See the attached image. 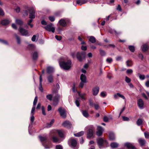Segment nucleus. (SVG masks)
Returning a JSON list of instances; mask_svg holds the SVG:
<instances>
[{"instance_id":"obj_1","label":"nucleus","mask_w":149,"mask_h":149,"mask_svg":"<svg viewBox=\"0 0 149 149\" xmlns=\"http://www.w3.org/2000/svg\"><path fill=\"white\" fill-rule=\"evenodd\" d=\"M59 64L61 68L65 70H68L71 67V62L68 60L67 61L59 62Z\"/></svg>"},{"instance_id":"obj_2","label":"nucleus","mask_w":149,"mask_h":149,"mask_svg":"<svg viewBox=\"0 0 149 149\" xmlns=\"http://www.w3.org/2000/svg\"><path fill=\"white\" fill-rule=\"evenodd\" d=\"M97 143L99 148L100 149L107 147L108 146L107 141L102 138H99L97 140Z\"/></svg>"},{"instance_id":"obj_3","label":"nucleus","mask_w":149,"mask_h":149,"mask_svg":"<svg viewBox=\"0 0 149 149\" xmlns=\"http://www.w3.org/2000/svg\"><path fill=\"white\" fill-rule=\"evenodd\" d=\"M86 53L84 52H78L77 53L76 57L79 61H81L86 57Z\"/></svg>"},{"instance_id":"obj_4","label":"nucleus","mask_w":149,"mask_h":149,"mask_svg":"<svg viewBox=\"0 0 149 149\" xmlns=\"http://www.w3.org/2000/svg\"><path fill=\"white\" fill-rule=\"evenodd\" d=\"M39 138L40 139V141L42 142L43 146L44 147L45 149H49L50 148V147L49 146L46 144L44 143V142L46 141L47 137L46 136H39Z\"/></svg>"},{"instance_id":"obj_5","label":"nucleus","mask_w":149,"mask_h":149,"mask_svg":"<svg viewBox=\"0 0 149 149\" xmlns=\"http://www.w3.org/2000/svg\"><path fill=\"white\" fill-rule=\"evenodd\" d=\"M28 10L29 13V18L34 19L35 18V9L33 7L29 8Z\"/></svg>"},{"instance_id":"obj_6","label":"nucleus","mask_w":149,"mask_h":149,"mask_svg":"<svg viewBox=\"0 0 149 149\" xmlns=\"http://www.w3.org/2000/svg\"><path fill=\"white\" fill-rule=\"evenodd\" d=\"M44 28L46 30L48 31H51L53 33L55 32V27L54 26L53 24L52 23H50L47 25Z\"/></svg>"},{"instance_id":"obj_7","label":"nucleus","mask_w":149,"mask_h":149,"mask_svg":"<svg viewBox=\"0 0 149 149\" xmlns=\"http://www.w3.org/2000/svg\"><path fill=\"white\" fill-rule=\"evenodd\" d=\"M58 111L60 114L61 116L63 118H65L66 116V113L65 109L60 107L58 109Z\"/></svg>"},{"instance_id":"obj_8","label":"nucleus","mask_w":149,"mask_h":149,"mask_svg":"<svg viewBox=\"0 0 149 149\" xmlns=\"http://www.w3.org/2000/svg\"><path fill=\"white\" fill-rule=\"evenodd\" d=\"M95 131V129L93 126H92L91 128L89 129L87 132V137L88 138H90L92 137L93 135L94 132Z\"/></svg>"},{"instance_id":"obj_9","label":"nucleus","mask_w":149,"mask_h":149,"mask_svg":"<svg viewBox=\"0 0 149 149\" xmlns=\"http://www.w3.org/2000/svg\"><path fill=\"white\" fill-rule=\"evenodd\" d=\"M19 31L21 34L23 36H29L27 30L20 27L19 28Z\"/></svg>"},{"instance_id":"obj_10","label":"nucleus","mask_w":149,"mask_h":149,"mask_svg":"<svg viewBox=\"0 0 149 149\" xmlns=\"http://www.w3.org/2000/svg\"><path fill=\"white\" fill-rule=\"evenodd\" d=\"M137 104L139 108L141 109L144 108V102L141 99H139L137 101Z\"/></svg>"},{"instance_id":"obj_11","label":"nucleus","mask_w":149,"mask_h":149,"mask_svg":"<svg viewBox=\"0 0 149 149\" xmlns=\"http://www.w3.org/2000/svg\"><path fill=\"white\" fill-rule=\"evenodd\" d=\"M97 131L96 132V135L97 136H101L103 131V129L102 127L100 126H98L97 128Z\"/></svg>"},{"instance_id":"obj_12","label":"nucleus","mask_w":149,"mask_h":149,"mask_svg":"<svg viewBox=\"0 0 149 149\" xmlns=\"http://www.w3.org/2000/svg\"><path fill=\"white\" fill-rule=\"evenodd\" d=\"M62 125L65 127L69 128H71L72 124L69 121L66 120L63 123Z\"/></svg>"},{"instance_id":"obj_13","label":"nucleus","mask_w":149,"mask_h":149,"mask_svg":"<svg viewBox=\"0 0 149 149\" xmlns=\"http://www.w3.org/2000/svg\"><path fill=\"white\" fill-rule=\"evenodd\" d=\"M124 146L128 148L136 149L135 147L133 144L127 142L124 144Z\"/></svg>"},{"instance_id":"obj_14","label":"nucleus","mask_w":149,"mask_h":149,"mask_svg":"<svg viewBox=\"0 0 149 149\" xmlns=\"http://www.w3.org/2000/svg\"><path fill=\"white\" fill-rule=\"evenodd\" d=\"M113 97L115 99H118L119 97L121 98L124 100L125 99L124 96L119 93L115 94L113 95Z\"/></svg>"},{"instance_id":"obj_15","label":"nucleus","mask_w":149,"mask_h":149,"mask_svg":"<svg viewBox=\"0 0 149 149\" xmlns=\"http://www.w3.org/2000/svg\"><path fill=\"white\" fill-rule=\"evenodd\" d=\"M99 88L98 87H96L93 89V93L94 95H96L99 92Z\"/></svg>"},{"instance_id":"obj_16","label":"nucleus","mask_w":149,"mask_h":149,"mask_svg":"<svg viewBox=\"0 0 149 149\" xmlns=\"http://www.w3.org/2000/svg\"><path fill=\"white\" fill-rule=\"evenodd\" d=\"M59 24L63 26H65L66 25V20L64 19H61L59 22Z\"/></svg>"},{"instance_id":"obj_17","label":"nucleus","mask_w":149,"mask_h":149,"mask_svg":"<svg viewBox=\"0 0 149 149\" xmlns=\"http://www.w3.org/2000/svg\"><path fill=\"white\" fill-rule=\"evenodd\" d=\"M42 77L41 75L40 76V86L39 87V89L41 92L43 91V88L42 86Z\"/></svg>"},{"instance_id":"obj_18","label":"nucleus","mask_w":149,"mask_h":149,"mask_svg":"<svg viewBox=\"0 0 149 149\" xmlns=\"http://www.w3.org/2000/svg\"><path fill=\"white\" fill-rule=\"evenodd\" d=\"M88 2L87 0H77L76 3L77 4L81 5L83 4H84Z\"/></svg>"},{"instance_id":"obj_19","label":"nucleus","mask_w":149,"mask_h":149,"mask_svg":"<svg viewBox=\"0 0 149 149\" xmlns=\"http://www.w3.org/2000/svg\"><path fill=\"white\" fill-rule=\"evenodd\" d=\"M77 92L78 94L79 95V96L82 99V100H85L86 99V98L85 97V96L86 95V93H84L81 94L80 92L78 91H77Z\"/></svg>"},{"instance_id":"obj_20","label":"nucleus","mask_w":149,"mask_h":149,"mask_svg":"<svg viewBox=\"0 0 149 149\" xmlns=\"http://www.w3.org/2000/svg\"><path fill=\"white\" fill-rule=\"evenodd\" d=\"M70 143L71 146L74 148L76 146L77 142L75 139H72L70 141Z\"/></svg>"},{"instance_id":"obj_21","label":"nucleus","mask_w":149,"mask_h":149,"mask_svg":"<svg viewBox=\"0 0 149 149\" xmlns=\"http://www.w3.org/2000/svg\"><path fill=\"white\" fill-rule=\"evenodd\" d=\"M53 68L51 66H48L47 68V72L48 74H50L54 72Z\"/></svg>"},{"instance_id":"obj_22","label":"nucleus","mask_w":149,"mask_h":149,"mask_svg":"<svg viewBox=\"0 0 149 149\" xmlns=\"http://www.w3.org/2000/svg\"><path fill=\"white\" fill-rule=\"evenodd\" d=\"M88 38L89 39V41L92 43H94L96 42V39L93 36L88 37Z\"/></svg>"},{"instance_id":"obj_23","label":"nucleus","mask_w":149,"mask_h":149,"mask_svg":"<svg viewBox=\"0 0 149 149\" xmlns=\"http://www.w3.org/2000/svg\"><path fill=\"white\" fill-rule=\"evenodd\" d=\"M52 139L53 141L54 142L58 143H60L61 141L60 140L58 137L55 136L53 137Z\"/></svg>"},{"instance_id":"obj_24","label":"nucleus","mask_w":149,"mask_h":149,"mask_svg":"<svg viewBox=\"0 0 149 149\" xmlns=\"http://www.w3.org/2000/svg\"><path fill=\"white\" fill-rule=\"evenodd\" d=\"M10 22V21L7 19H4L2 20L1 22V24L3 25L8 24Z\"/></svg>"},{"instance_id":"obj_25","label":"nucleus","mask_w":149,"mask_h":149,"mask_svg":"<svg viewBox=\"0 0 149 149\" xmlns=\"http://www.w3.org/2000/svg\"><path fill=\"white\" fill-rule=\"evenodd\" d=\"M56 132L61 137L63 138L64 137V135L63 131L62 130H56Z\"/></svg>"},{"instance_id":"obj_26","label":"nucleus","mask_w":149,"mask_h":149,"mask_svg":"<svg viewBox=\"0 0 149 149\" xmlns=\"http://www.w3.org/2000/svg\"><path fill=\"white\" fill-rule=\"evenodd\" d=\"M139 142L141 146H144L146 143V140L144 139H139Z\"/></svg>"},{"instance_id":"obj_27","label":"nucleus","mask_w":149,"mask_h":149,"mask_svg":"<svg viewBox=\"0 0 149 149\" xmlns=\"http://www.w3.org/2000/svg\"><path fill=\"white\" fill-rule=\"evenodd\" d=\"M80 79L81 81L87 82L86 77L85 75L83 74H81L80 76Z\"/></svg>"},{"instance_id":"obj_28","label":"nucleus","mask_w":149,"mask_h":149,"mask_svg":"<svg viewBox=\"0 0 149 149\" xmlns=\"http://www.w3.org/2000/svg\"><path fill=\"white\" fill-rule=\"evenodd\" d=\"M84 134V132L81 131L77 133L74 134V135L75 136L79 137L83 135Z\"/></svg>"},{"instance_id":"obj_29","label":"nucleus","mask_w":149,"mask_h":149,"mask_svg":"<svg viewBox=\"0 0 149 149\" xmlns=\"http://www.w3.org/2000/svg\"><path fill=\"white\" fill-rule=\"evenodd\" d=\"M110 146L112 148H116L118 147V144L116 142H113L111 143Z\"/></svg>"},{"instance_id":"obj_30","label":"nucleus","mask_w":149,"mask_h":149,"mask_svg":"<svg viewBox=\"0 0 149 149\" xmlns=\"http://www.w3.org/2000/svg\"><path fill=\"white\" fill-rule=\"evenodd\" d=\"M109 138L110 140H113L115 139V137L114 134L113 133H110L109 135Z\"/></svg>"},{"instance_id":"obj_31","label":"nucleus","mask_w":149,"mask_h":149,"mask_svg":"<svg viewBox=\"0 0 149 149\" xmlns=\"http://www.w3.org/2000/svg\"><path fill=\"white\" fill-rule=\"evenodd\" d=\"M83 115L85 117L87 118L88 117L89 114L88 112L86 111H81Z\"/></svg>"},{"instance_id":"obj_32","label":"nucleus","mask_w":149,"mask_h":149,"mask_svg":"<svg viewBox=\"0 0 149 149\" xmlns=\"http://www.w3.org/2000/svg\"><path fill=\"white\" fill-rule=\"evenodd\" d=\"M15 22L17 24H18L20 26L22 24L23 22L22 21L19 19H16L15 20Z\"/></svg>"},{"instance_id":"obj_33","label":"nucleus","mask_w":149,"mask_h":149,"mask_svg":"<svg viewBox=\"0 0 149 149\" xmlns=\"http://www.w3.org/2000/svg\"><path fill=\"white\" fill-rule=\"evenodd\" d=\"M143 120L141 118L138 119L136 121V124L138 126H140L142 124Z\"/></svg>"},{"instance_id":"obj_34","label":"nucleus","mask_w":149,"mask_h":149,"mask_svg":"<svg viewBox=\"0 0 149 149\" xmlns=\"http://www.w3.org/2000/svg\"><path fill=\"white\" fill-rule=\"evenodd\" d=\"M33 58V60L36 59L38 57V54L36 52H34L32 55Z\"/></svg>"},{"instance_id":"obj_35","label":"nucleus","mask_w":149,"mask_h":149,"mask_svg":"<svg viewBox=\"0 0 149 149\" xmlns=\"http://www.w3.org/2000/svg\"><path fill=\"white\" fill-rule=\"evenodd\" d=\"M47 79L48 82L49 83H51L53 81V77L52 75H50L47 77Z\"/></svg>"},{"instance_id":"obj_36","label":"nucleus","mask_w":149,"mask_h":149,"mask_svg":"<svg viewBox=\"0 0 149 149\" xmlns=\"http://www.w3.org/2000/svg\"><path fill=\"white\" fill-rule=\"evenodd\" d=\"M148 49V47L146 44L143 45L142 47V50L143 52L147 50Z\"/></svg>"},{"instance_id":"obj_37","label":"nucleus","mask_w":149,"mask_h":149,"mask_svg":"<svg viewBox=\"0 0 149 149\" xmlns=\"http://www.w3.org/2000/svg\"><path fill=\"white\" fill-rule=\"evenodd\" d=\"M126 65L128 67H131L132 65V62L131 60H128L126 61Z\"/></svg>"},{"instance_id":"obj_38","label":"nucleus","mask_w":149,"mask_h":149,"mask_svg":"<svg viewBox=\"0 0 149 149\" xmlns=\"http://www.w3.org/2000/svg\"><path fill=\"white\" fill-rule=\"evenodd\" d=\"M46 97L47 100L51 101L52 99L53 95L52 94H48L46 95Z\"/></svg>"},{"instance_id":"obj_39","label":"nucleus","mask_w":149,"mask_h":149,"mask_svg":"<svg viewBox=\"0 0 149 149\" xmlns=\"http://www.w3.org/2000/svg\"><path fill=\"white\" fill-rule=\"evenodd\" d=\"M128 48L130 51L132 52H134L135 51V47L133 46L129 45L128 46Z\"/></svg>"},{"instance_id":"obj_40","label":"nucleus","mask_w":149,"mask_h":149,"mask_svg":"<svg viewBox=\"0 0 149 149\" xmlns=\"http://www.w3.org/2000/svg\"><path fill=\"white\" fill-rule=\"evenodd\" d=\"M54 121V119H52L51 120L50 122L49 123H47V125L46 126V127L47 128H48L50 127L52 125Z\"/></svg>"},{"instance_id":"obj_41","label":"nucleus","mask_w":149,"mask_h":149,"mask_svg":"<svg viewBox=\"0 0 149 149\" xmlns=\"http://www.w3.org/2000/svg\"><path fill=\"white\" fill-rule=\"evenodd\" d=\"M109 32L111 33H115L116 35H118L120 33H118L116 31L112 29H110L109 30Z\"/></svg>"},{"instance_id":"obj_42","label":"nucleus","mask_w":149,"mask_h":149,"mask_svg":"<svg viewBox=\"0 0 149 149\" xmlns=\"http://www.w3.org/2000/svg\"><path fill=\"white\" fill-rule=\"evenodd\" d=\"M60 96L59 95L57 94L56 95L54 98V100H56L58 101L59 102L60 99Z\"/></svg>"},{"instance_id":"obj_43","label":"nucleus","mask_w":149,"mask_h":149,"mask_svg":"<svg viewBox=\"0 0 149 149\" xmlns=\"http://www.w3.org/2000/svg\"><path fill=\"white\" fill-rule=\"evenodd\" d=\"M139 79L141 80H143L145 79V76L144 75L139 74Z\"/></svg>"},{"instance_id":"obj_44","label":"nucleus","mask_w":149,"mask_h":149,"mask_svg":"<svg viewBox=\"0 0 149 149\" xmlns=\"http://www.w3.org/2000/svg\"><path fill=\"white\" fill-rule=\"evenodd\" d=\"M15 36L16 37L17 40V43L18 44H20L21 42L20 39L19 37L16 34L15 35Z\"/></svg>"},{"instance_id":"obj_45","label":"nucleus","mask_w":149,"mask_h":149,"mask_svg":"<svg viewBox=\"0 0 149 149\" xmlns=\"http://www.w3.org/2000/svg\"><path fill=\"white\" fill-rule=\"evenodd\" d=\"M145 137L146 139H148L149 138V133L148 132H145L144 133Z\"/></svg>"},{"instance_id":"obj_46","label":"nucleus","mask_w":149,"mask_h":149,"mask_svg":"<svg viewBox=\"0 0 149 149\" xmlns=\"http://www.w3.org/2000/svg\"><path fill=\"white\" fill-rule=\"evenodd\" d=\"M42 111V114L44 115H46L45 108L44 106H42L41 107Z\"/></svg>"},{"instance_id":"obj_47","label":"nucleus","mask_w":149,"mask_h":149,"mask_svg":"<svg viewBox=\"0 0 149 149\" xmlns=\"http://www.w3.org/2000/svg\"><path fill=\"white\" fill-rule=\"evenodd\" d=\"M99 50L100 52V54L101 55L104 56L105 55L106 53L104 51L101 49H100Z\"/></svg>"},{"instance_id":"obj_48","label":"nucleus","mask_w":149,"mask_h":149,"mask_svg":"<svg viewBox=\"0 0 149 149\" xmlns=\"http://www.w3.org/2000/svg\"><path fill=\"white\" fill-rule=\"evenodd\" d=\"M38 101V97L37 96H36L35 97L34 99L33 102V105L34 106H35L37 102Z\"/></svg>"},{"instance_id":"obj_49","label":"nucleus","mask_w":149,"mask_h":149,"mask_svg":"<svg viewBox=\"0 0 149 149\" xmlns=\"http://www.w3.org/2000/svg\"><path fill=\"white\" fill-rule=\"evenodd\" d=\"M113 61L112 59L111 58H108L106 59V61L107 63H111Z\"/></svg>"},{"instance_id":"obj_50","label":"nucleus","mask_w":149,"mask_h":149,"mask_svg":"<svg viewBox=\"0 0 149 149\" xmlns=\"http://www.w3.org/2000/svg\"><path fill=\"white\" fill-rule=\"evenodd\" d=\"M125 81L127 83H129L131 81V79L127 76L125 77Z\"/></svg>"},{"instance_id":"obj_51","label":"nucleus","mask_w":149,"mask_h":149,"mask_svg":"<svg viewBox=\"0 0 149 149\" xmlns=\"http://www.w3.org/2000/svg\"><path fill=\"white\" fill-rule=\"evenodd\" d=\"M58 101L56 100H54L53 99V104L54 106H56L57 105V104H58Z\"/></svg>"},{"instance_id":"obj_52","label":"nucleus","mask_w":149,"mask_h":149,"mask_svg":"<svg viewBox=\"0 0 149 149\" xmlns=\"http://www.w3.org/2000/svg\"><path fill=\"white\" fill-rule=\"evenodd\" d=\"M76 54H76L75 52H72L71 54V56L73 58H74L76 57Z\"/></svg>"},{"instance_id":"obj_53","label":"nucleus","mask_w":149,"mask_h":149,"mask_svg":"<svg viewBox=\"0 0 149 149\" xmlns=\"http://www.w3.org/2000/svg\"><path fill=\"white\" fill-rule=\"evenodd\" d=\"M49 20L51 22H53L55 20V18L54 16H50L49 17Z\"/></svg>"},{"instance_id":"obj_54","label":"nucleus","mask_w":149,"mask_h":149,"mask_svg":"<svg viewBox=\"0 0 149 149\" xmlns=\"http://www.w3.org/2000/svg\"><path fill=\"white\" fill-rule=\"evenodd\" d=\"M93 106L94 107L95 109L97 110H98L100 107L99 105L97 104H94Z\"/></svg>"},{"instance_id":"obj_55","label":"nucleus","mask_w":149,"mask_h":149,"mask_svg":"<svg viewBox=\"0 0 149 149\" xmlns=\"http://www.w3.org/2000/svg\"><path fill=\"white\" fill-rule=\"evenodd\" d=\"M0 42L4 44L7 45L8 44L7 42L5 40L0 39Z\"/></svg>"},{"instance_id":"obj_56","label":"nucleus","mask_w":149,"mask_h":149,"mask_svg":"<svg viewBox=\"0 0 149 149\" xmlns=\"http://www.w3.org/2000/svg\"><path fill=\"white\" fill-rule=\"evenodd\" d=\"M86 83V82H84V81L83 82L82 81H81V82H80V83L79 84V87H81V88H82L84 85V83Z\"/></svg>"},{"instance_id":"obj_57","label":"nucleus","mask_w":149,"mask_h":149,"mask_svg":"<svg viewBox=\"0 0 149 149\" xmlns=\"http://www.w3.org/2000/svg\"><path fill=\"white\" fill-rule=\"evenodd\" d=\"M56 149H63V148L61 146L58 145L56 146Z\"/></svg>"},{"instance_id":"obj_58","label":"nucleus","mask_w":149,"mask_h":149,"mask_svg":"<svg viewBox=\"0 0 149 149\" xmlns=\"http://www.w3.org/2000/svg\"><path fill=\"white\" fill-rule=\"evenodd\" d=\"M78 39L81 42V44H83L85 43V42L83 41L82 39L80 36L78 37Z\"/></svg>"},{"instance_id":"obj_59","label":"nucleus","mask_w":149,"mask_h":149,"mask_svg":"<svg viewBox=\"0 0 149 149\" xmlns=\"http://www.w3.org/2000/svg\"><path fill=\"white\" fill-rule=\"evenodd\" d=\"M55 37L56 39L58 40H60L62 39V38L61 36L57 35H56Z\"/></svg>"},{"instance_id":"obj_60","label":"nucleus","mask_w":149,"mask_h":149,"mask_svg":"<svg viewBox=\"0 0 149 149\" xmlns=\"http://www.w3.org/2000/svg\"><path fill=\"white\" fill-rule=\"evenodd\" d=\"M133 72V70L131 69H128L126 71L127 74H132Z\"/></svg>"},{"instance_id":"obj_61","label":"nucleus","mask_w":149,"mask_h":149,"mask_svg":"<svg viewBox=\"0 0 149 149\" xmlns=\"http://www.w3.org/2000/svg\"><path fill=\"white\" fill-rule=\"evenodd\" d=\"M101 96L102 97H104L106 95V92H102L101 93Z\"/></svg>"},{"instance_id":"obj_62","label":"nucleus","mask_w":149,"mask_h":149,"mask_svg":"<svg viewBox=\"0 0 149 149\" xmlns=\"http://www.w3.org/2000/svg\"><path fill=\"white\" fill-rule=\"evenodd\" d=\"M122 117L124 121H128L129 120V118L128 117H125L124 116H122Z\"/></svg>"},{"instance_id":"obj_63","label":"nucleus","mask_w":149,"mask_h":149,"mask_svg":"<svg viewBox=\"0 0 149 149\" xmlns=\"http://www.w3.org/2000/svg\"><path fill=\"white\" fill-rule=\"evenodd\" d=\"M35 110V107L33 106L32 109L31 111V114L33 115L34 113V111Z\"/></svg>"},{"instance_id":"obj_64","label":"nucleus","mask_w":149,"mask_h":149,"mask_svg":"<svg viewBox=\"0 0 149 149\" xmlns=\"http://www.w3.org/2000/svg\"><path fill=\"white\" fill-rule=\"evenodd\" d=\"M145 85L147 87H149V80H148L146 82Z\"/></svg>"}]
</instances>
